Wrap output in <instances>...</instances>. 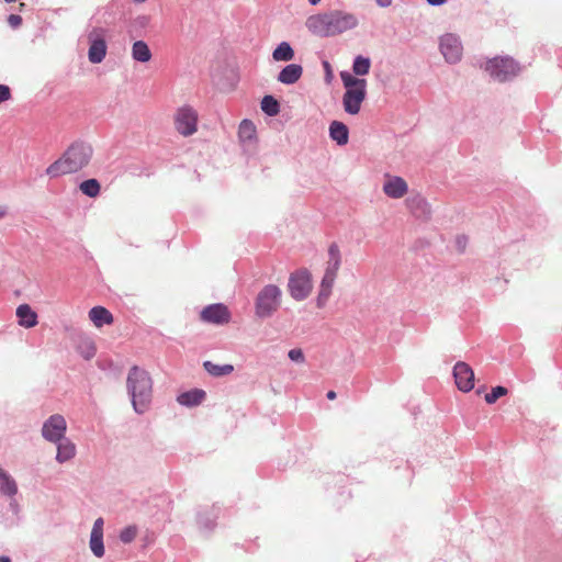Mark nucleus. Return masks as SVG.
<instances>
[{
  "label": "nucleus",
  "mask_w": 562,
  "mask_h": 562,
  "mask_svg": "<svg viewBox=\"0 0 562 562\" xmlns=\"http://www.w3.org/2000/svg\"><path fill=\"white\" fill-rule=\"evenodd\" d=\"M138 20L140 21V24L142 25H145L148 21V18L147 16H142V18H138Z\"/></svg>",
  "instance_id": "nucleus-42"
},
{
  "label": "nucleus",
  "mask_w": 562,
  "mask_h": 562,
  "mask_svg": "<svg viewBox=\"0 0 562 562\" xmlns=\"http://www.w3.org/2000/svg\"><path fill=\"white\" fill-rule=\"evenodd\" d=\"M136 535H137V529L136 527L134 526H128V527H125L121 532H120V540L124 543H130L132 542L135 538H136Z\"/></svg>",
  "instance_id": "nucleus-32"
},
{
  "label": "nucleus",
  "mask_w": 562,
  "mask_h": 562,
  "mask_svg": "<svg viewBox=\"0 0 562 562\" xmlns=\"http://www.w3.org/2000/svg\"><path fill=\"white\" fill-rule=\"evenodd\" d=\"M90 549L97 558L104 555L103 535L91 533L90 535Z\"/></svg>",
  "instance_id": "nucleus-30"
},
{
  "label": "nucleus",
  "mask_w": 562,
  "mask_h": 562,
  "mask_svg": "<svg viewBox=\"0 0 562 562\" xmlns=\"http://www.w3.org/2000/svg\"><path fill=\"white\" fill-rule=\"evenodd\" d=\"M446 0H427V2L431 5H440L445 3Z\"/></svg>",
  "instance_id": "nucleus-38"
},
{
  "label": "nucleus",
  "mask_w": 562,
  "mask_h": 562,
  "mask_svg": "<svg viewBox=\"0 0 562 562\" xmlns=\"http://www.w3.org/2000/svg\"><path fill=\"white\" fill-rule=\"evenodd\" d=\"M485 70L495 80L504 82L516 77L520 67L513 58L495 57L486 63Z\"/></svg>",
  "instance_id": "nucleus-7"
},
{
  "label": "nucleus",
  "mask_w": 562,
  "mask_h": 562,
  "mask_svg": "<svg viewBox=\"0 0 562 562\" xmlns=\"http://www.w3.org/2000/svg\"><path fill=\"white\" fill-rule=\"evenodd\" d=\"M329 134L338 145H346L348 143V127L341 122L334 121L329 126Z\"/></svg>",
  "instance_id": "nucleus-19"
},
{
  "label": "nucleus",
  "mask_w": 562,
  "mask_h": 562,
  "mask_svg": "<svg viewBox=\"0 0 562 562\" xmlns=\"http://www.w3.org/2000/svg\"><path fill=\"white\" fill-rule=\"evenodd\" d=\"M67 429V423L64 416L59 414L52 415L43 425V437L52 442L60 441Z\"/></svg>",
  "instance_id": "nucleus-11"
},
{
  "label": "nucleus",
  "mask_w": 562,
  "mask_h": 562,
  "mask_svg": "<svg viewBox=\"0 0 562 562\" xmlns=\"http://www.w3.org/2000/svg\"><path fill=\"white\" fill-rule=\"evenodd\" d=\"M103 525H104L103 519L98 518L93 524L91 533L103 535Z\"/></svg>",
  "instance_id": "nucleus-35"
},
{
  "label": "nucleus",
  "mask_w": 562,
  "mask_h": 562,
  "mask_svg": "<svg viewBox=\"0 0 562 562\" xmlns=\"http://www.w3.org/2000/svg\"><path fill=\"white\" fill-rule=\"evenodd\" d=\"M105 31L101 27H94L88 35L89 50L88 58L92 64L101 63L106 55V43L104 40Z\"/></svg>",
  "instance_id": "nucleus-10"
},
{
  "label": "nucleus",
  "mask_w": 562,
  "mask_h": 562,
  "mask_svg": "<svg viewBox=\"0 0 562 562\" xmlns=\"http://www.w3.org/2000/svg\"><path fill=\"white\" fill-rule=\"evenodd\" d=\"M507 389L504 386H495L492 389L490 393L485 395V401L488 404L495 403L501 396H504L507 394Z\"/></svg>",
  "instance_id": "nucleus-31"
},
{
  "label": "nucleus",
  "mask_w": 562,
  "mask_h": 562,
  "mask_svg": "<svg viewBox=\"0 0 562 562\" xmlns=\"http://www.w3.org/2000/svg\"><path fill=\"white\" fill-rule=\"evenodd\" d=\"M11 99V90L5 85H0V103Z\"/></svg>",
  "instance_id": "nucleus-34"
},
{
  "label": "nucleus",
  "mask_w": 562,
  "mask_h": 562,
  "mask_svg": "<svg viewBox=\"0 0 562 562\" xmlns=\"http://www.w3.org/2000/svg\"><path fill=\"white\" fill-rule=\"evenodd\" d=\"M289 358L292 361L302 362L304 360V355L301 349H291L289 351Z\"/></svg>",
  "instance_id": "nucleus-33"
},
{
  "label": "nucleus",
  "mask_w": 562,
  "mask_h": 562,
  "mask_svg": "<svg viewBox=\"0 0 562 562\" xmlns=\"http://www.w3.org/2000/svg\"><path fill=\"white\" fill-rule=\"evenodd\" d=\"M340 77L346 88L342 98L344 109L349 114H358L367 95V81L346 71H342Z\"/></svg>",
  "instance_id": "nucleus-4"
},
{
  "label": "nucleus",
  "mask_w": 562,
  "mask_h": 562,
  "mask_svg": "<svg viewBox=\"0 0 562 562\" xmlns=\"http://www.w3.org/2000/svg\"><path fill=\"white\" fill-rule=\"evenodd\" d=\"M135 3H143L145 2L146 0H133Z\"/></svg>",
  "instance_id": "nucleus-45"
},
{
  "label": "nucleus",
  "mask_w": 562,
  "mask_h": 562,
  "mask_svg": "<svg viewBox=\"0 0 562 562\" xmlns=\"http://www.w3.org/2000/svg\"><path fill=\"white\" fill-rule=\"evenodd\" d=\"M95 348L92 342H90V351L87 353L86 358H90L94 355Z\"/></svg>",
  "instance_id": "nucleus-39"
},
{
  "label": "nucleus",
  "mask_w": 562,
  "mask_h": 562,
  "mask_svg": "<svg viewBox=\"0 0 562 562\" xmlns=\"http://www.w3.org/2000/svg\"><path fill=\"white\" fill-rule=\"evenodd\" d=\"M7 215V207L3 205H0V220L3 218Z\"/></svg>",
  "instance_id": "nucleus-40"
},
{
  "label": "nucleus",
  "mask_w": 562,
  "mask_h": 562,
  "mask_svg": "<svg viewBox=\"0 0 562 562\" xmlns=\"http://www.w3.org/2000/svg\"><path fill=\"white\" fill-rule=\"evenodd\" d=\"M272 57L277 61H290L294 58V50L289 43L282 42L273 50Z\"/></svg>",
  "instance_id": "nucleus-25"
},
{
  "label": "nucleus",
  "mask_w": 562,
  "mask_h": 562,
  "mask_svg": "<svg viewBox=\"0 0 562 562\" xmlns=\"http://www.w3.org/2000/svg\"><path fill=\"white\" fill-rule=\"evenodd\" d=\"M238 136L243 142L252 140L256 137V126L249 120H244L238 127Z\"/></svg>",
  "instance_id": "nucleus-26"
},
{
  "label": "nucleus",
  "mask_w": 562,
  "mask_h": 562,
  "mask_svg": "<svg viewBox=\"0 0 562 562\" xmlns=\"http://www.w3.org/2000/svg\"><path fill=\"white\" fill-rule=\"evenodd\" d=\"M261 110L270 115L274 116L280 111V105L278 101L272 95H265L261 100Z\"/></svg>",
  "instance_id": "nucleus-28"
},
{
  "label": "nucleus",
  "mask_w": 562,
  "mask_h": 562,
  "mask_svg": "<svg viewBox=\"0 0 562 562\" xmlns=\"http://www.w3.org/2000/svg\"><path fill=\"white\" fill-rule=\"evenodd\" d=\"M203 367L205 371L213 376L229 375L234 371V367L232 364H216L212 361H205Z\"/></svg>",
  "instance_id": "nucleus-23"
},
{
  "label": "nucleus",
  "mask_w": 562,
  "mask_h": 562,
  "mask_svg": "<svg viewBox=\"0 0 562 562\" xmlns=\"http://www.w3.org/2000/svg\"><path fill=\"white\" fill-rule=\"evenodd\" d=\"M376 1V4L381 8H386L389 5H391L392 3V0H375Z\"/></svg>",
  "instance_id": "nucleus-37"
},
{
  "label": "nucleus",
  "mask_w": 562,
  "mask_h": 562,
  "mask_svg": "<svg viewBox=\"0 0 562 562\" xmlns=\"http://www.w3.org/2000/svg\"><path fill=\"white\" fill-rule=\"evenodd\" d=\"M132 56L137 61L147 63L151 58V52L144 41H136L132 47Z\"/></svg>",
  "instance_id": "nucleus-21"
},
{
  "label": "nucleus",
  "mask_w": 562,
  "mask_h": 562,
  "mask_svg": "<svg viewBox=\"0 0 562 562\" xmlns=\"http://www.w3.org/2000/svg\"><path fill=\"white\" fill-rule=\"evenodd\" d=\"M308 2L312 4V5H316L321 2V0H308Z\"/></svg>",
  "instance_id": "nucleus-44"
},
{
  "label": "nucleus",
  "mask_w": 562,
  "mask_h": 562,
  "mask_svg": "<svg viewBox=\"0 0 562 562\" xmlns=\"http://www.w3.org/2000/svg\"><path fill=\"white\" fill-rule=\"evenodd\" d=\"M358 23L353 13L334 10L311 15L306 20V27L317 36L328 37L352 30Z\"/></svg>",
  "instance_id": "nucleus-1"
},
{
  "label": "nucleus",
  "mask_w": 562,
  "mask_h": 562,
  "mask_svg": "<svg viewBox=\"0 0 562 562\" xmlns=\"http://www.w3.org/2000/svg\"><path fill=\"white\" fill-rule=\"evenodd\" d=\"M199 114L190 105H183L177 109L173 114V124L176 131L184 136H191L198 131Z\"/></svg>",
  "instance_id": "nucleus-8"
},
{
  "label": "nucleus",
  "mask_w": 562,
  "mask_h": 562,
  "mask_svg": "<svg viewBox=\"0 0 562 562\" xmlns=\"http://www.w3.org/2000/svg\"><path fill=\"white\" fill-rule=\"evenodd\" d=\"M92 156V148L85 143H74L66 151L46 169L50 178H58L65 175L78 172L85 168Z\"/></svg>",
  "instance_id": "nucleus-2"
},
{
  "label": "nucleus",
  "mask_w": 562,
  "mask_h": 562,
  "mask_svg": "<svg viewBox=\"0 0 562 562\" xmlns=\"http://www.w3.org/2000/svg\"><path fill=\"white\" fill-rule=\"evenodd\" d=\"M462 45L460 40L453 34H445L440 38V52L445 59L450 64L460 61L462 57Z\"/></svg>",
  "instance_id": "nucleus-12"
},
{
  "label": "nucleus",
  "mask_w": 562,
  "mask_h": 562,
  "mask_svg": "<svg viewBox=\"0 0 562 562\" xmlns=\"http://www.w3.org/2000/svg\"><path fill=\"white\" fill-rule=\"evenodd\" d=\"M205 397V392L203 390H192L189 392H184L178 396V402L182 405L194 406L199 405Z\"/></svg>",
  "instance_id": "nucleus-20"
},
{
  "label": "nucleus",
  "mask_w": 562,
  "mask_h": 562,
  "mask_svg": "<svg viewBox=\"0 0 562 562\" xmlns=\"http://www.w3.org/2000/svg\"><path fill=\"white\" fill-rule=\"evenodd\" d=\"M0 562H11V560L8 557H0Z\"/></svg>",
  "instance_id": "nucleus-43"
},
{
  "label": "nucleus",
  "mask_w": 562,
  "mask_h": 562,
  "mask_svg": "<svg viewBox=\"0 0 562 562\" xmlns=\"http://www.w3.org/2000/svg\"><path fill=\"white\" fill-rule=\"evenodd\" d=\"M281 290L274 284L266 285L257 295L256 314L259 317L272 315L281 304Z\"/></svg>",
  "instance_id": "nucleus-6"
},
{
  "label": "nucleus",
  "mask_w": 562,
  "mask_h": 562,
  "mask_svg": "<svg viewBox=\"0 0 562 562\" xmlns=\"http://www.w3.org/2000/svg\"><path fill=\"white\" fill-rule=\"evenodd\" d=\"M453 376L460 391L470 392L474 387V372L468 363L457 362L453 368Z\"/></svg>",
  "instance_id": "nucleus-13"
},
{
  "label": "nucleus",
  "mask_w": 562,
  "mask_h": 562,
  "mask_svg": "<svg viewBox=\"0 0 562 562\" xmlns=\"http://www.w3.org/2000/svg\"><path fill=\"white\" fill-rule=\"evenodd\" d=\"M8 22L12 27H18L22 23V18L16 14H11L8 18Z\"/></svg>",
  "instance_id": "nucleus-36"
},
{
  "label": "nucleus",
  "mask_w": 562,
  "mask_h": 562,
  "mask_svg": "<svg viewBox=\"0 0 562 562\" xmlns=\"http://www.w3.org/2000/svg\"><path fill=\"white\" fill-rule=\"evenodd\" d=\"M312 278L307 270L293 273L289 280V291L293 299L300 301L307 297L312 291Z\"/></svg>",
  "instance_id": "nucleus-9"
},
{
  "label": "nucleus",
  "mask_w": 562,
  "mask_h": 562,
  "mask_svg": "<svg viewBox=\"0 0 562 562\" xmlns=\"http://www.w3.org/2000/svg\"><path fill=\"white\" fill-rule=\"evenodd\" d=\"M16 317L20 326L32 328L37 325V314L29 304H21L16 308Z\"/></svg>",
  "instance_id": "nucleus-16"
},
{
  "label": "nucleus",
  "mask_w": 562,
  "mask_h": 562,
  "mask_svg": "<svg viewBox=\"0 0 562 562\" xmlns=\"http://www.w3.org/2000/svg\"><path fill=\"white\" fill-rule=\"evenodd\" d=\"M303 68L297 64L285 66L278 75V81L284 85H293L302 77Z\"/></svg>",
  "instance_id": "nucleus-18"
},
{
  "label": "nucleus",
  "mask_w": 562,
  "mask_h": 562,
  "mask_svg": "<svg viewBox=\"0 0 562 562\" xmlns=\"http://www.w3.org/2000/svg\"><path fill=\"white\" fill-rule=\"evenodd\" d=\"M76 454V446L69 441L64 440L57 447V456L56 459L58 462L63 463L70 459H72Z\"/></svg>",
  "instance_id": "nucleus-22"
},
{
  "label": "nucleus",
  "mask_w": 562,
  "mask_h": 562,
  "mask_svg": "<svg viewBox=\"0 0 562 562\" xmlns=\"http://www.w3.org/2000/svg\"><path fill=\"white\" fill-rule=\"evenodd\" d=\"M80 191L89 198H97L100 194L101 186L97 179H88L79 184Z\"/></svg>",
  "instance_id": "nucleus-27"
},
{
  "label": "nucleus",
  "mask_w": 562,
  "mask_h": 562,
  "mask_svg": "<svg viewBox=\"0 0 562 562\" xmlns=\"http://www.w3.org/2000/svg\"><path fill=\"white\" fill-rule=\"evenodd\" d=\"M127 391L137 413H144L151 400L153 382L147 371L134 366L127 375Z\"/></svg>",
  "instance_id": "nucleus-3"
},
{
  "label": "nucleus",
  "mask_w": 562,
  "mask_h": 562,
  "mask_svg": "<svg viewBox=\"0 0 562 562\" xmlns=\"http://www.w3.org/2000/svg\"><path fill=\"white\" fill-rule=\"evenodd\" d=\"M0 492L12 496L18 492L15 481L0 468Z\"/></svg>",
  "instance_id": "nucleus-24"
},
{
  "label": "nucleus",
  "mask_w": 562,
  "mask_h": 562,
  "mask_svg": "<svg viewBox=\"0 0 562 562\" xmlns=\"http://www.w3.org/2000/svg\"><path fill=\"white\" fill-rule=\"evenodd\" d=\"M408 187L406 181L396 176H386L383 184V192L392 199H401L407 193Z\"/></svg>",
  "instance_id": "nucleus-15"
},
{
  "label": "nucleus",
  "mask_w": 562,
  "mask_h": 562,
  "mask_svg": "<svg viewBox=\"0 0 562 562\" xmlns=\"http://www.w3.org/2000/svg\"><path fill=\"white\" fill-rule=\"evenodd\" d=\"M341 263V256L339 247L336 243H331L328 247V260L327 267L321 282V289L317 297L318 306H322L326 303L328 297L331 294V289L334 286L335 280L338 274V270Z\"/></svg>",
  "instance_id": "nucleus-5"
},
{
  "label": "nucleus",
  "mask_w": 562,
  "mask_h": 562,
  "mask_svg": "<svg viewBox=\"0 0 562 562\" xmlns=\"http://www.w3.org/2000/svg\"><path fill=\"white\" fill-rule=\"evenodd\" d=\"M89 319L98 328L103 325H111L114 322L112 313L103 306H94L89 311Z\"/></svg>",
  "instance_id": "nucleus-17"
},
{
  "label": "nucleus",
  "mask_w": 562,
  "mask_h": 562,
  "mask_svg": "<svg viewBox=\"0 0 562 562\" xmlns=\"http://www.w3.org/2000/svg\"><path fill=\"white\" fill-rule=\"evenodd\" d=\"M371 61L368 57L357 56L353 60L352 70L357 76H364L369 72Z\"/></svg>",
  "instance_id": "nucleus-29"
},
{
  "label": "nucleus",
  "mask_w": 562,
  "mask_h": 562,
  "mask_svg": "<svg viewBox=\"0 0 562 562\" xmlns=\"http://www.w3.org/2000/svg\"><path fill=\"white\" fill-rule=\"evenodd\" d=\"M200 317L205 323L224 325L229 322L231 313L224 304H211L202 310Z\"/></svg>",
  "instance_id": "nucleus-14"
},
{
  "label": "nucleus",
  "mask_w": 562,
  "mask_h": 562,
  "mask_svg": "<svg viewBox=\"0 0 562 562\" xmlns=\"http://www.w3.org/2000/svg\"><path fill=\"white\" fill-rule=\"evenodd\" d=\"M326 396H327L328 400H335L336 398V392L335 391H328Z\"/></svg>",
  "instance_id": "nucleus-41"
}]
</instances>
